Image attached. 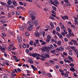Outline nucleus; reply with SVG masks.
Returning a JSON list of instances; mask_svg holds the SVG:
<instances>
[{"mask_svg":"<svg viewBox=\"0 0 78 78\" xmlns=\"http://www.w3.org/2000/svg\"><path fill=\"white\" fill-rule=\"evenodd\" d=\"M0 49L2 51L5 52V51L6 49H7V48L5 46H4V48H2V47L0 45Z\"/></svg>","mask_w":78,"mask_h":78,"instance_id":"obj_1","label":"nucleus"},{"mask_svg":"<svg viewBox=\"0 0 78 78\" xmlns=\"http://www.w3.org/2000/svg\"><path fill=\"white\" fill-rule=\"evenodd\" d=\"M61 17H62V19H64V20H68L69 19V17H68V16L67 15H66L65 16H61Z\"/></svg>","mask_w":78,"mask_h":78,"instance_id":"obj_2","label":"nucleus"},{"mask_svg":"<svg viewBox=\"0 0 78 78\" xmlns=\"http://www.w3.org/2000/svg\"><path fill=\"white\" fill-rule=\"evenodd\" d=\"M33 27L32 25L30 26H29L27 28V30H28V31H30V30H33Z\"/></svg>","mask_w":78,"mask_h":78,"instance_id":"obj_3","label":"nucleus"},{"mask_svg":"<svg viewBox=\"0 0 78 78\" xmlns=\"http://www.w3.org/2000/svg\"><path fill=\"white\" fill-rule=\"evenodd\" d=\"M31 56H33V57H34V58L35 57H36L37 56H39L40 55H39L38 54H37V53H33L32 54H31Z\"/></svg>","mask_w":78,"mask_h":78,"instance_id":"obj_4","label":"nucleus"},{"mask_svg":"<svg viewBox=\"0 0 78 78\" xmlns=\"http://www.w3.org/2000/svg\"><path fill=\"white\" fill-rule=\"evenodd\" d=\"M46 49V47L45 46L41 49V51L42 52H45L46 51L45 49Z\"/></svg>","mask_w":78,"mask_h":78,"instance_id":"obj_5","label":"nucleus"},{"mask_svg":"<svg viewBox=\"0 0 78 78\" xmlns=\"http://www.w3.org/2000/svg\"><path fill=\"white\" fill-rule=\"evenodd\" d=\"M51 48L50 47H46V51H47V52H48L50 50Z\"/></svg>","mask_w":78,"mask_h":78,"instance_id":"obj_6","label":"nucleus"},{"mask_svg":"<svg viewBox=\"0 0 78 78\" xmlns=\"http://www.w3.org/2000/svg\"><path fill=\"white\" fill-rule=\"evenodd\" d=\"M34 34L36 37H39V34L38 32H36Z\"/></svg>","mask_w":78,"mask_h":78,"instance_id":"obj_7","label":"nucleus"},{"mask_svg":"<svg viewBox=\"0 0 78 78\" xmlns=\"http://www.w3.org/2000/svg\"><path fill=\"white\" fill-rule=\"evenodd\" d=\"M12 4L14 5V6H16L17 5V3L15 1H13L12 2Z\"/></svg>","mask_w":78,"mask_h":78,"instance_id":"obj_8","label":"nucleus"},{"mask_svg":"<svg viewBox=\"0 0 78 78\" xmlns=\"http://www.w3.org/2000/svg\"><path fill=\"white\" fill-rule=\"evenodd\" d=\"M13 58L16 62H18V61H19L20 60V59L18 60L16 56H14Z\"/></svg>","mask_w":78,"mask_h":78,"instance_id":"obj_9","label":"nucleus"},{"mask_svg":"<svg viewBox=\"0 0 78 78\" xmlns=\"http://www.w3.org/2000/svg\"><path fill=\"white\" fill-rule=\"evenodd\" d=\"M7 3L8 5H11L12 4V1L10 0H8Z\"/></svg>","mask_w":78,"mask_h":78,"instance_id":"obj_10","label":"nucleus"},{"mask_svg":"<svg viewBox=\"0 0 78 78\" xmlns=\"http://www.w3.org/2000/svg\"><path fill=\"white\" fill-rule=\"evenodd\" d=\"M18 40L20 42H22V38H21V37L19 36L18 37Z\"/></svg>","mask_w":78,"mask_h":78,"instance_id":"obj_11","label":"nucleus"},{"mask_svg":"<svg viewBox=\"0 0 78 78\" xmlns=\"http://www.w3.org/2000/svg\"><path fill=\"white\" fill-rule=\"evenodd\" d=\"M68 58L69 61H72V62L73 61V58H72L71 57L69 56Z\"/></svg>","mask_w":78,"mask_h":78,"instance_id":"obj_12","label":"nucleus"},{"mask_svg":"<svg viewBox=\"0 0 78 78\" xmlns=\"http://www.w3.org/2000/svg\"><path fill=\"white\" fill-rule=\"evenodd\" d=\"M28 24H29V25H30V26L32 25L33 24V21H29L28 22Z\"/></svg>","mask_w":78,"mask_h":78,"instance_id":"obj_13","label":"nucleus"},{"mask_svg":"<svg viewBox=\"0 0 78 78\" xmlns=\"http://www.w3.org/2000/svg\"><path fill=\"white\" fill-rule=\"evenodd\" d=\"M16 14L17 16H19L20 14V12L19 11H17L16 12Z\"/></svg>","mask_w":78,"mask_h":78,"instance_id":"obj_14","label":"nucleus"},{"mask_svg":"<svg viewBox=\"0 0 78 78\" xmlns=\"http://www.w3.org/2000/svg\"><path fill=\"white\" fill-rule=\"evenodd\" d=\"M12 45H11L10 46H9L8 48V50L9 51H11V48H12Z\"/></svg>","mask_w":78,"mask_h":78,"instance_id":"obj_15","label":"nucleus"},{"mask_svg":"<svg viewBox=\"0 0 78 78\" xmlns=\"http://www.w3.org/2000/svg\"><path fill=\"white\" fill-rule=\"evenodd\" d=\"M59 49L60 50V51H63V50H64V48L62 46H60V47L59 48Z\"/></svg>","mask_w":78,"mask_h":78,"instance_id":"obj_16","label":"nucleus"},{"mask_svg":"<svg viewBox=\"0 0 78 78\" xmlns=\"http://www.w3.org/2000/svg\"><path fill=\"white\" fill-rule=\"evenodd\" d=\"M64 61L66 63H67V62H68V63H70V62H70V61L67 60L66 59H65L64 60Z\"/></svg>","mask_w":78,"mask_h":78,"instance_id":"obj_17","label":"nucleus"},{"mask_svg":"<svg viewBox=\"0 0 78 78\" xmlns=\"http://www.w3.org/2000/svg\"><path fill=\"white\" fill-rule=\"evenodd\" d=\"M70 70H71V71H72V72H73V71H75V69L73 67H71V68H70Z\"/></svg>","mask_w":78,"mask_h":78,"instance_id":"obj_18","label":"nucleus"},{"mask_svg":"<svg viewBox=\"0 0 78 78\" xmlns=\"http://www.w3.org/2000/svg\"><path fill=\"white\" fill-rule=\"evenodd\" d=\"M34 24L36 26H36H37V25H38V22H37V21H35L34 22Z\"/></svg>","mask_w":78,"mask_h":78,"instance_id":"obj_19","label":"nucleus"},{"mask_svg":"<svg viewBox=\"0 0 78 78\" xmlns=\"http://www.w3.org/2000/svg\"><path fill=\"white\" fill-rule=\"evenodd\" d=\"M57 44L58 45H61V41H58L57 42Z\"/></svg>","mask_w":78,"mask_h":78,"instance_id":"obj_20","label":"nucleus"},{"mask_svg":"<svg viewBox=\"0 0 78 78\" xmlns=\"http://www.w3.org/2000/svg\"><path fill=\"white\" fill-rule=\"evenodd\" d=\"M69 34L70 36H73V37H74V34H73V33L72 32H70L69 33Z\"/></svg>","mask_w":78,"mask_h":78,"instance_id":"obj_21","label":"nucleus"},{"mask_svg":"<svg viewBox=\"0 0 78 78\" xmlns=\"http://www.w3.org/2000/svg\"><path fill=\"white\" fill-rule=\"evenodd\" d=\"M54 2L55 3V4H56V5H59V2H58V1L54 0Z\"/></svg>","mask_w":78,"mask_h":78,"instance_id":"obj_22","label":"nucleus"},{"mask_svg":"<svg viewBox=\"0 0 78 78\" xmlns=\"http://www.w3.org/2000/svg\"><path fill=\"white\" fill-rule=\"evenodd\" d=\"M1 4H2V5L3 6H5L6 5V3H4L3 2H1L0 3Z\"/></svg>","mask_w":78,"mask_h":78,"instance_id":"obj_23","label":"nucleus"},{"mask_svg":"<svg viewBox=\"0 0 78 78\" xmlns=\"http://www.w3.org/2000/svg\"><path fill=\"white\" fill-rule=\"evenodd\" d=\"M61 28L62 30H64V29H66V27H64V26L63 25H61Z\"/></svg>","mask_w":78,"mask_h":78,"instance_id":"obj_24","label":"nucleus"},{"mask_svg":"<svg viewBox=\"0 0 78 78\" xmlns=\"http://www.w3.org/2000/svg\"><path fill=\"white\" fill-rule=\"evenodd\" d=\"M31 16V17H32V20H34V19H35V17H34V16H33V15Z\"/></svg>","mask_w":78,"mask_h":78,"instance_id":"obj_25","label":"nucleus"},{"mask_svg":"<svg viewBox=\"0 0 78 78\" xmlns=\"http://www.w3.org/2000/svg\"><path fill=\"white\" fill-rule=\"evenodd\" d=\"M28 61L29 62H30V64H33V61H32V60L29 59Z\"/></svg>","mask_w":78,"mask_h":78,"instance_id":"obj_26","label":"nucleus"},{"mask_svg":"<svg viewBox=\"0 0 78 78\" xmlns=\"http://www.w3.org/2000/svg\"><path fill=\"white\" fill-rule=\"evenodd\" d=\"M44 56H47V58H49V57H50L49 55L47 54H44Z\"/></svg>","mask_w":78,"mask_h":78,"instance_id":"obj_27","label":"nucleus"},{"mask_svg":"<svg viewBox=\"0 0 78 78\" xmlns=\"http://www.w3.org/2000/svg\"><path fill=\"white\" fill-rule=\"evenodd\" d=\"M56 30L57 31H60V28H59V27H57Z\"/></svg>","mask_w":78,"mask_h":78,"instance_id":"obj_28","label":"nucleus"},{"mask_svg":"<svg viewBox=\"0 0 78 78\" xmlns=\"http://www.w3.org/2000/svg\"><path fill=\"white\" fill-rule=\"evenodd\" d=\"M50 40H51V38H49V39L48 38L46 40V42H49Z\"/></svg>","mask_w":78,"mask_h":78,"instance_id":"obj_29","label":"nucleus"},{"mask_svg":"<svg viewBox=\"0 0 78 78\" xmlns=\"http://www.w3.org/2000/svg\"><path fill=\"white\" fill-rule=\"evenodd\" d=\"M50 25L52 28H54V25L53 23H50Z\"/></svg>","mask_w":78,"mask_h":78,"instance_id":"obj_30","label":"nucleus"},{"mask_svg":"<svg viewBox=\"0 0 78 78\" xmlns=\"http://www.w3.org/2000/svg\"><path fill=\"white\" fill-rule=\"evenodd\" d=\"M39 56H41V57L42 58H44V59H46V58H47V57L46 56H43L42 55H40Z\"/></svg>","mask_w":78,"mask_h":78,"instance_id":"obj_31","label":"nucleus"},{"mask_svg":"<svg viewBox=\"0 0 78 78\" xmlns=\"http://www.w3.org/2000/svg\"><path fill=\"white\" fill-rule=\"evenodd\" d=\"M51 53H52L54 54L56 52V50H53L52 51H50Z\"/></svg>","mask_w":78,"mask_h":78,"instance_id":"obj_32","label":"nucleus"},{"mask_svg":"<svg viewBox=\"0 0 78 78\" xmlns=\"http://www.w3.org/2000/svg\"><path fill=\"white\" fill-rule=\"evenodd\" d=\"M51 12L52 14H54V15H56V12H55V11H54L53 10H52L51 11Z\"/></svg>","mask_w":78,"mask_h":78,"instance_id":"obj_33","label":"nucleus"},{"mask_svg":"<svg viewBox=\"0 0 78 78\" xmlns=\"http://www.w3.org/2000/svg\"><path fill=\"white\" fill-rule=\"evenodd\" d=\"M58 36L59 37V38H60V39H62V36L60 34H58Z\"/></svg>","mask_w":78,"mask_h":78,"instance_id":"obj_34","label":"nucleus"},{"mask_svg":"<svg viewBox=\"0 0 78 78\" xmlns=\"http://www.w3.org/2000/svg\"><path fill=\"white\" fill-rule=\"evenodd\" d=\"M69 66H71L72 67H74L75 65L73 63H71L69 64Z\"/></svg>","mask_w":78,"mask_h":78,"instance_id":"obj_35","label":"nucleus"},{"mask_svg":"<svg viewBox=\"0 0 78 78\" xmlns=\"http://www.w3.org/2000/svg\"><path fill=\"white\" fill-rule=\"evenodd\" d=\"M49 18L50 19H52V20H55V19L53 17H50Z\"/></svg>","mask_w":78,"mask_h":78,"instance_id":"obj_36","label":"nucleus"},{"mask_svg":"<svg viewBox=\"0 0 78 78\" xmlns=\"http://www.w3.org/2000/svg\"><path fill=\"white\" fill-rule=\"evenodd\" d=\"M51 63H52V64H55V62L52 61V60H51L49 61Z\"/></svg>","mask_w":78,"mask_h":78,"instance_id":"obj_37","label":"nucleus"},{"mask_svg":"<svg viewBox=\"0 0 78 78\" xmlns=\"http://www.w3.org/2000/svg\"><path fill=\"white\" fill-rule=\"evenodd\" d=\"M1 22V23H5V22H6L5 21H3V20H2L0 21Z\"/></svg>","mask_w":78,"mask_h":78,"instance_id":"obj_38","label":"nucleus"},{"mask_svg":"<svg viewBox=\"0 0 78 78\" xmlns=\"http://www.w3.org/2000/svg\"><path fill=\"white\" fill-rule=\"evenodd\" d=\"M23 29H24V27L23 26H22L21 27V31H23Z\"/></svg>","mask_w":78,"mask_h":78,"instance_id":"obj_39","label":"nucleus"},{"mask_svg":"<svg viewBox=\"0 0 78 78\" xmlns=\"http://www.w3.org/2000/svg\"><path fill=\"white\" fill-rule=\"evenodd\" d=\"M30 45H33V42L32 41H30Z\"/></svg>","mask_w":78,"mask_h":78,"instance_id":"obj_40","label":"nucleus"},{"mask_svg":"<svg viewBox=\"0 0 78 78\" xmlns=\"http://www.w3.org/2000/svg\"><path fill=\"white\" fill-rule=\"evenodd\" d=\"M45 64L47 65V66H51V64L49 63L46 62Z\"/></svg>","mask_w":78,"mask_h":78,"instance_id":"obj_41","label":"nucleus"},{"mask_svg":"<svg viewBox=\"0 0 78 78\" xmlns=\"http://www.w3.org/2000/svg\"><path fill=\"white\" fill-rule=\"evenodd\" d=\"M50 2L51 4H52V5H54V2H53V1L52 0H50Z\"/></svg>","mask_w":78,"mask_h":78,"instance_id":"obj_42","label":"nucleus"},{"mask_svg":"<svg viewBox=\"0 0 78 78\" xmlns=\"http://www.w3.org/2000/svg\"><path fill=\"white\" fill-rule=\"evenodd\" d=\"M52 8L54 10V11H56V8L54 6H52Z\"/></svg>","mask_w":78,"mask_h":78,"instance_id":"obj_43","label":"nucleus"},{"mask_svg":"<svg viewBox=\"0 0 78 78\" xmlns=\"http://www.w3.org/2000/svg\"><path fill=\"white\" fill-rule=\"evenodd\" d=\"M73 51H74L76 53L78 51V50L76 49H73Z\"/></svg>","mask_w":78,"mask_h":78,"instance_id":"obj_44","label":"nucleus"},{"mask_svg":"<svg viewBox=\"0 0 78 78\" xmlns=\"http://www.w3.org/2000/svg\"><path fill=\"white\" fill-rule=\"evenodd\" d=\"M23 48H26V44H23Z\"/></svg>","mask_w":78,"mask_h":78,"instance_id":"obj_45","label":"nucleus"},{"mask_svg":"<svg viewBox=\"0 0 78 78\" xmlns=\"http://www.w3.org/2000/svg\"><path fill=\"white\" fill-rule=\"evenodd\" d=\"M61 34L62 35V36H66V34H65V33L63 32H62Z\"/></svg>","mask_w":78,"mask_h":78,"instance_id":"obj_46","label":"nucleus"},{"mask_svg":"<svg viewBox=\"0 0 78 78\" xmlns=\"http://www.w3.org/2000/svg\"><path fill=\"white\" fill-rule=\"evenodd\" d=\"M64 76L65 77H67L68 76V74L67 73H65L64 74Z\"/></svg>","mask_w":78,"mask_h":78,"instance_id":"obj_47","label":"nucleus"},{"mask_svg":"<svg viewBox=\"0 0 78 78\" xmlns=\"http://www.w3.org/2000/svg\"><path fill=\"white\" fill-rule=\"evenodd\" d=\"M76 48V47L75 46H71L70 47V48H71V49H74V48Z\"/></svg>","mask_w":78,"mask_h":78,"instance_id":"obj_48","label":"nucleus"},{"mask_svg":"<svg viewBox=\"0 0 78 78\" xmlns=\"http://www.w3.org/2000/svg\"><path fill=\"white\" fill-rule=\"evenodd\" d=\"M68 31H69V33H71L72 32V30H71V29L70 28H68Z\"/></svg>","mask_w":78,"mask_h":78,"instance_id":"obj_49","label":"nucleus"},{"mask_svg":"<svg viewBox=\"0 0 78 78\" xmlns=\"http://www.w3.org/2000/svg\"><path fill=\"white\" fill-rule=\"evenodd\" d=\"M48 77H51V74H48Z\"/></svg>","mask_w":78,"mask_h":78,"instance_id":"obj_50","label":"nucleus"},{"mask_svg":"<svg viewBox=\"0 0 78 78\" xmlns=\"http://www.w3.org/2000/svg\"><path fill=\"white\" fill-rule=\"evenodd\" d=\"M59 49L58 48H57L56 49V51L57 52H59Z\"/></svg>","mask_w":78,"mask_h":78,"instance_id":"obj_51","label":"nucleus"},{"mask_svg":"<svg viewBox=\"0 0 78 78\" xmlns=\"http://www.w3.org/2000/svg\"><path fill=\"white\" fill-rule=\"evenodd\" d=\"M66 5H68V6H70V3H69V2L66 3Z\"/></svg>","mask_w":78,"mask_h":78,"instance_id":"obj_52","label":"nucleus"},{"mask_svg":"<svg viewBox=\"0 0 78 78\" xmlns=\"http://www.w3.org/2000/svg\"><path fill=\"white\" fill-rule=\"evenodd\" d=\"M51 48H52V49H54V47L52 45H51Z\"/></svg>","mask_w":78,"mask_h":78,"instance_id":"obj_53","label":"nucleus"},{"mask_svg":"<svg viewBox=\"0 0 78 78\" xmlns=\"http://www.w3.org/2000/svg\"><path fill=\"white\" fill-rule=\"evenodd\" d=\"M29 14L31 15V16H33V13L32 12H29Z\"/></svg>","mask_w":78,"mask_h":78,"instance_id":"obj_54","label":"nucleus"},{"mask_svg":"<svg viewBox=\"0 0 78 78\" xmlns=\"http://www.w3.org/2000/svg\"><path fill=\"white\" fill-rule=\"evenodd\" d=\"M19 3L20 5H23V3H22V2H20Z\"/></svg>","mask_w":78,"mask_h":78,"instance_id":"obj_55","label":"nucleus"},{"mask_svg":"<svg viewBox=\"0 0 78 78\" xmlns=\"http://www.w3.org/2000/svg\"><path fill=\"white\" fill-rule=\"evenodd\" d=\"M5 16H1L0 19H5Z\"/></svg>","mask_w":78,"mask_h":78,"instance_id":"obj_56","label":"nucleus"},{"mask_svg":"<svg viewBox=\"0 0 78 78\" xmlns=\"http://www.w3.org/2000/svg\"><path fill=\"white\" fill-rule=\"evenodd\" d=\"M33 47H31L29 48V50L30 51H31V50H33Z\"/></svg>","mask_w":78,"mask_h":78,"instance_id":"obj_57","label":"nucleus"},{"mask_svg":"<svg viewBox=\"0 0 78 78\" xmlns=\"http://www.w3.org/2000/svg\"><path fill=\"white\" fill-rule=\"evenodd\" d=\"M5 64L6 66H9V63H8V62H5Z\"/></svg>","mask_w":78,"mask_h":78,"instance_id":"obj_58","label":"nucleus"},{"mask_svg":"<svg viewBox=\"0 0 78 78\" xmlns=\"http://www.w3.org/2000/svg\"><path fill=\"white\" fill-rule=\"evenodd\" d=\"M47 38H48V39H51V36H50V35H48L47 36Z\"/></svg>","mask_w":78,"mask_h":78,"instance_id":"obj_59","label":"nucleus"},{"mask_svg":"<svg viewBox=\"0 0 78 78\" xmlns=\"http://www.w3.org/2000/svg\"><path fill=\"white\" fill-rule=\"evenodd\" d=\"M2 35L3 36H5V37H6V35L5 34V33H3L2 34Z\"/></svg>","mask_w":78,"mask_h":78,"instance_id":"obj_60","label":"nucleus"},{"mask_svg":"<svg viewBox=\"0 0 78 78\" xmlns=\"http://www.w3.org/2000/svg\"><path fill=\"white\" fill-rule=\"evenodd\" d=\"M31 67L32 68V69L33 70H34L35 67H34V66H33V65H31Z\"/></svg>","mask_w":78,"mask_h":78,"instance_id":"obj_61","label":"nucleus"},{"mask_svg":"<svg viewBox=\"0 0 78 78\" xmlns=\"http://www.w3.org/2000/svg\"><path fill=\"white\" fill-rule=\"evenodd\" d=\"M36 44H39V40H36Z\"/></svg>","mask_w":78,"mask_h":78,"instance_id":"obj_62","label":"nucleus"},{"mask_svg":"<svg viewBox=\"0 0 78 78\" xmlns=\"http://www.w3.org/2000/svg\"><path fill=\"white\" fill-rule=\"evenodd\" d=\"M66 36H67V38H70V35H69L68 34Z\"/></svg>","mask_w":78,"mask_h":78,"instance_id":"obj_63","label":"nucleus"},{"mask_svg":"<svg viewBox=\"0 0 78 78\" xmlns=\"http://www.w3.org/2000/svg\"><path fill=\"white\" fill-rule=\"evenodd\" d=\"M8 75H6L3 77V78H8Z\"/></svg>","mask_w":78,"mask_h":78,"instance_id":"obj_64","label":"nucleus"}]
</instances>
